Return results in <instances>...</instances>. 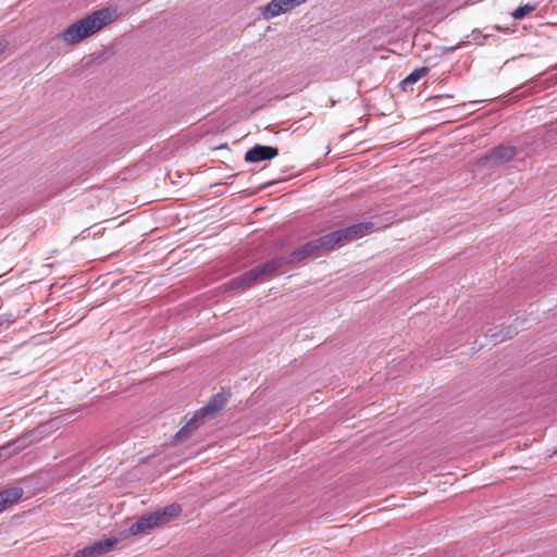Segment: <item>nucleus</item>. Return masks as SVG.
<instances>
[{"label":"nucleus","instance_id":"f257e3e1","mask_svg":"<svg viewBox=\"0 0 557 557\" xmlns=\"http://www.w3.org/2000/svg\"><path fill=\"white\" fill-rule=\"evenodd\" d=\"M115 17V11L111 8H102L88 16L71 24L60 35L69 45H74L94 35L103 26L110 24Z\"/></svg>","mask_w":557,"mask_h":557},{"label":"nucleus","instance_id":"f03ea898","mask_svg":"<svg viewBox=\"0 0 557 557\" xmlns=\"http://www.w3.org/2000/svg\"><path fill=\"white\" fill-rule=\"evenodd\" d=\"M182 511L178 504H171L164 508L157 509L153 512L144 515L137 519L129 528L131 535L148 534L153 528L163 525L177 517Z\"/></svg>","mask_w":557,"mask_h":557},{"label":"nucleus","instance_id":"7ed1b4c3","mask_svg":"<svg viewBox=\"0 0 557 557\" xmlns=\"http://www.w3.org/2000/svg\"><path fill=\"white\" fill-rule=\"evenodd\" d=\"M227 395L218 393L213 395L208 404L199 409L194 417L175 434L177 441L186 438L191 432L198 429L206 419H212L226 405Z\"/></svg>","mask_w":557,"mask_h":557},{"label":"nucleus","instance_id":"20e7f679","mask_svg":"<svg viewBox=\"0 0 557 557\" xmlns=\"http://www.w3.org/2000/svg\"><path fill=\"white\" fill-rule=\"evenodd\" d=\"M285 264H288V260L285 256L276 257L261 265L255 267L253 269L243 273L239 276L234 277L230 282V286L232 288H248L252 284L270 277Z\"/></svg>","mask_w":557,"mask_h":557},{"label":"nucleus","instance_id":"39448f33","mask_svg":"<svg viewBox=\"0 0 557 557\" xmlns=\"http://www.w3.org/2000/svg\"><path fill=\"white\" fill-rule=\"evenodd\" d=\"M116 544L117 540L114 537L100 540L82 549H78L74 553L73 557H99L111 552Z\"/></svg>","mask_w":557,"mask_h":557},{"label":"nucleus","instance_id":"423d86ee","mask_svg":"<svg viewBox=\"0 0 557 557\" xmlns=\"http://www.w3.org/2000/svg\"><path fill=\"white\" fill-rule=\"evenodd\" d=\"M516 148L512 146H497L487 152L485 163L491 166L502 165L511 160L516 156Z\"/></svg>","mask_w":557,"mask_h":557},{"label":"nucleus","instance_id":"0eeeda50","mask_svg":"<svg viewBox=\"0 0 557 557\" xmlns=\"http://www.w3.org/2000/svg\"><path fill=\"white\" fill-rule=\"evenodd\" d=\"M307 0H272L263 9L262 14L264 18H273L282 13H285L297 5L306 2Z\"/></svg>","mask_w":557,"mask_h":557},{"label":"nucleus","instance_id":"6e6552de","mask_svg":"<svg viewBox=\"0 0 557 557\" xmlns=\"http://www.w3.org/2000/svg\"><path fill=\"white\" fill-rule=\"evenodd\" d=\"M381 227V225H377L374 222H360L341 230L345 235V243H348L361 238L375 230H380Z\"/></svg>","mask_w":557,"mask_h":557},{"label":"nucleus","instance_id":"1a4fd4ad","mask_svg":"<svg viewBox=\"0 0 557 557\" xmlns=\"http://www.w3.org/2000/svg\"><path fill=\"white\" fill-rule=\"evenodd\" d=\"M278 154V149L272 146L256 145L245 154V161L257 163L271 160Z\"/></svg>","mask_w":557,"mask_h":557},{"label":"nucleus","instance_id":"9d476101","mask_svg":"<svg viewBox=\"0 0 557 557\" xmlns=\"http://www.w3.org/2000/svg\"><path fill=\"white\" fill-rule=\"evenodd\" d=\"M23 496V490L14 486L0 491V513L11 508Z\"/></svg>","mask_w":557,"mask_h":557},{"label":"nucleus","instance_id":"9b49d317","mask_svg":"<svg viewBox=\"0 0 557 557\" xmlns=\"http://www.w3.org/2000/svg\"><path fill=\"white\" fill-rule=\"evenodd\" d=\"M318 248L320 251H327L333 249L337 245L345 244V235L342 230L334 231L330 234L321 236L315 239Z\"/></svg>","mask_w":557,"mask_h":557},{"label":"nucleus","instance_id":"f8f14e48","mask_svg":"<svg viewBox=\"0 0 557 557\" xmlns=\"http://www.w3.org/2000/svg\"><path fill=\"white\" fill-rule=\"evenodd\" d=\"M317 251H320V249L318 248L317 242L314 239L304 244L302 246L295 249L292 253L285 257L288 260V263L300 262L306 258L312 256Z\"/></svg>","mask_w":557,"mask_h":557},{"label":"nucleus","instance_id":"ddd939ff","mask_svg":"<svg viewBox=\"0 0 557 557\" xmlns=\"http://www.w3.org/2000/svg\"><path fill=\"white\" fill-rule=\"evenodd\" d=\"M517 333V329L512 325L497 326L495 330H488L485 336L488 337L494 344H497L511 338Z\"/></svg>","mask_w":557,"mask_h":557},{"label":"nucleus","instance_id":"4468645a","mask_svg":"<svg viewBox=\"0 0 557 557\" xmlns=\"http://www.w3.org/2000/svg\"><path fill=\"white\" fill-rule=\"evenodd\" d=\"M428 73L426 67L416 69L412 73H410L403 82V88L406 89L408 86L416 84Z\"/></svg>","mask_w":557,"mask_h":557},{"label":"nucleus","instance_id":"2eb2a0df","mask_svg":"<svg viewBox=\"0 0 557 557\" xmlns=\"http://www.w3.org/2000/svg\"><path fill=\"white\" fill-rule=\"evenodd\" d=\"M536 5L535 4H530V3H527L524 5H521L519 7L518 9H516L512 13H511V16L515 18V20H520V18H523L524 16H527L529 13L533 12L535 10Z\"/></svg>","mask_w":557,"mask_h":557},{"label":"nucleus","instance_id":"dca6fc26","mask_svg":"<svg viewBox=\"0 0 557 557\" xmlns=\"http://www.w3.org/2000/svg\"><path fill=\"white\" fill-rule=\"evenodd\" d=\"M3 324V320L2 318L0 317V326Z\"/></svg>","mask_w":557,"mask_h":557}]
</instances>
